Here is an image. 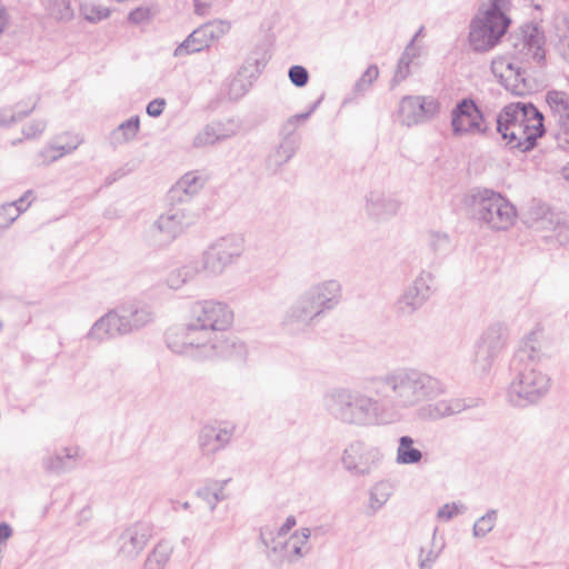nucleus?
<instances>
[{"label": "nucleus", "instance_id": "nucleus-60", "mask_svg": "<svg viewBox=\"0 0 569 569\" xmlns=\"http://www.w3.org/2000/svg\"><path fill=\"white\" fill-rule=\"evenodd\" d=\"M296 523L297 520L293 516L287 517L286 521L278 530V538L284 537L291 530V528L296 526Z\"/></svg>", "mask_w": 569, "mask_h": 569}, {"label": "nucleus", "instance_id": "nucleus-48", "mask_svg": "<svg viewBox=\"0 0 569 569\" xmlns=\"http://www.w3.org/2000/svg\"><path fill=\"white\" fill-rule=\"evenodd\" d=\"M291 83L298 88L305 87L309 81V72L302 66H292L288 72Z\"/></svg>", "mask_w": 569, "mask_h": 569}, {"label": "nucleus", "instance_id": "nucleus-49", "mask_svg": "<svg viewBox=\"0 0 569 569\" xmlns=\"http://www.w3.org/2000/svg\"><path fill=\"white\" fill-rule=\"evenodd\" d=\"M181 272L184 276V280H188L189 283L197 279L199 274L203 272L202 269V259L192 260L182 267H180Z\"/></svg>", "mask_w": 569, "mask_h": 569}, {"label": "nucleus", "instance_id": "nucleus-59", "mask_svg": "<svg viewBox=\"0 0 569 569\" xmlns=\"http://www.w3.org/2000/svg\"><path fill=\"white\" fill-rule=\"evenodd\" d=\"M214 131H217V140L222 141L234 134V130L229 129L222 122H212Z\"/></svg>", "mask_w": 569, "mask_h": 569}, {"label": "nucleus", "instance_id": "nucleus-20", "mask_svg": "<svg viewBox=\"0 0 569 569\" xmlns=\"http://www.w3.org/2000/svg\"><path fill=\"white\" fill-rule=\"evenodd\" d=\"M126 335H128V328L124 325V317L119 308L100 317L87 332L86 339L101 343Z\"/></svg>", "mask_w": 569, "mask_h": 569}, {"label": "nucleus", "instance_id": "nucleus-8", "mask_svg": "<svg viewBox=\"0 0 569 569\" xmlns=\"http://www.w3.org/2000/svg\"><path fill=\"white\" fill-rule=\"evenodd\" d=\"M473 218L492 231H506L517 218L516 207L500 192L478 188L470 194Z\"/></svg>", "mask_w": 569, "mask_h": 569}, {"label": "nucleus", "instance_id": "nucleus-44", "mask_svg": "<svg viewBox=\"0 0 569 569\" xmlns=\"http://www.w3.org/2000/svg\"><path fill=\"white\" fill-rule=\"evenodd\" d=\"M217 137V131H214L213 124L211 122L196 134L192 144L196 148L211 146L218 142Z\"/></svg>", "mask_w": 569, "mask_h": 569}, {"label": "nucleus", "instance_id": "nucleus-17", "mask_svg": "<svg viewBox=\"0 0 569 569\" xmlns=\"http://www.w3.org/2000/svg\"><path fill=\"white\" fill-rule=\"evenodd\" d=\"M401 200L392 192L381 188L369 190L365 194L363 210L373 222H387L401 210Z\"/></svg>", "mask_w": 569, "mask_h": 569}, {"label": "nucleus", "instance_id": "nucleus-47", "mask_svg": "<svg viewBox=\"0 0 569 569\" xmlns=\"http://www.w3.org/2000/svg\"><path fill=\"white\" fill-rule=\"evenodd\" d=\"M310 118V112H302V113H297L295 116H291L287 119V121L282 124V128H281V134L282 136H296L295 134V131L297 129V127L308 120Z\"/></svg>", "mask_w": 569, "mask_h": 569}, {"label": "nucleus", "instance_id": "nucleus-52", "mask_svg": "<svg viewBox=\"0 0 569 569\" xmlns=\"http://www.w3.org/2000/svg\"><path fill=\"white\" fill-rule=\"evenodd\" d=\"M511 64L512 61L507 57L499 56L492 59L490 69L493 76L499 80L500 78H503V72H506Z\"/></svg>", "mask_w": 569, "mask_h": 569}, {"label": "nucleus", "instance_id": "nucleus-13", "mask_svg": "<svg viewBox=\"0 0 569 569\" xmlns=\"http://www.w3.org/2000/svg\"><path fill=\"white\" fill-rule=\"evenodd\" d=\"M383 458L379 448L368 446L362 440L348 443L341 456L343 468L356 477H365L379 466Z\"/></svg>", "mask_w": 569, "mask_h": 569}, {"label": "nucleus", "instance_id": "nucleus-9", "mask_svg": "<svg viewBox=\"0 0 569 569\" xmlns=\"http://www.w3.org/2000/svg\"><path fill=\"white\" fill-rule=\"evenodd\" d=\"M167 347L177 355H186L193 358H216L217 352H223L218 342L210 345L202 331L190 319L188 323L174 326L166 331Z\"/></svg>", "mask_w": 569, "mask_h": 569}, {"label": "nucleus", "instance_id": "nucleus-53", "mask_svg": "<svg viewBox=\"0 0 569 569\" xmlns=\"http://www.w3.org/2000/svg\"><path fill=\"white\" fill-rule=\"evenodd\" d=\"M47 127L44 120H32L27 127L23 128V134L27 139L36 138L41 134Z\"/></svg>", "mask_w": 569, "mask_h": 569}, {"label": "nucleus", "instance_id": "nucleus-6", "mask_svg": "<svg viewBox=\"0 0 569 569\" xmlns=\"http://www.w3.org/2000/svg\"><path fill=\"white\" fill-rule=\"evenodd\" d=\"M191 320L202 331L210 345L218 342L223 352H217L219 358H232L244 350L242 342H237L227 337L226 330L232 325L233 312L228 305L203 300L196 302L191 308Z\"/></svg>", "mask_w": 569, "mask_h": 569}, {"label": "nucleus", "instance_id": "nucleus-24", "mask_svg": "<svg viewBox=\"0 0 569 569\" xmlns=\"http://www.w3.org/2000/svg\"><path fill=\"white\" fill-rule=\"evenodd\" d=\"M477 406V402L465 399H443L430 403L425 410L427 411V418L431 420H440L455 415H458L469 408Z\"/></svg>", "mask_w": 569, "mask_h": 569}, {"label": "nucleus", "instance_id": "nucleus-40", "mask_svg": "<svg viewBox=\"0 0 569 569\" xmlns=\"http://www.w3.org/2000/svg\"><path fill=\"white\" fill-rule=\"evenodd\" d=\"M47 9L57 20L68 21L73 17L70 0H48Z\"/></svg>", "mask_w": 569, "mask_h": 569}, {"label": "nucleus", "instance_id": "nucleus-36", "mask_svg": "<svg viewBox=\"0 0 569 569\" xmlns=\"http://www.w3.org/2000/svg\"><path fill=\"white\" fill-rule=\"evenodd\" d=\"M390 493V486L387 482H378L370 489L368 508L372 513L382 508L388 501Z\"/></svg>", "mask_w": 569, "mask_h": 569}, {"label": "nucleus", "instance_id": "nucleus-23", "mask_svg": "<svg viewBox=\"0 0 569 569\" xmlns=\"http://www.w3.org/2000/svg\"><path fill=\"white\" fill-rule=\"evenodd\" d=\"M300 147V138L298 136H282L279 146L270 152L267 158V168L273 173L289 162Z\"/></svg>", "mask_w": 569, "mask_h": 569}, {"label": "nucleus", "instance_id": "nucleus-43", "mask_svg": "<svg viewBox=\"0 0 569 569\" xmlns=\"http://www.w3.org/2000/svg\"><path fill=\"white\" fill-rule=\"evenodd\" d=\"M378 77V67L376 64L369 66L367 70L361 74L359 80L356 82L353 91L358 94L366 92L371 87V84L377 80Z\"/></svg>", "mask_w": 569, "mask_h": 569}, {"label": "nucleus", "instance_id": "nucleus-28", "mask_svg": "<svg viewBox=\"0 0 569 569\" xmlns=\"http://www.w3.org/2000/svg\"><path fill=\"white\" fill-rule=\"evenodd\" d=\"M415 439L410 436H401L399 438L396 461L399 465H416L422 460L420 449L413 447Z\"/></svg>", "mask_w": 569, "mask_h": 569}, {"label": "nucleus", "instance_id": "nucleus-31", "mask_svg": "<svg viewBox=\"0 0 569 569\" xmlns=\"http://www.w3.org/2000/svg\"><path fill=\"white\" fill-rule=\"evenodd\" d=\"M171 552L172 548L168 542H159L147 557L143 569H163Z\"/></svg>", "mask_w": 569, "mask_h": 569}, {"label": "nucleus", "instance_id": "nucleus-5", "mask_svg": "<svg viewBox=\"0 0 569 569\" xmlns=\"http://www.w3.org/2000/svg\"><path fill=\"white\" fill-rule=\"evenodd\" d=\"M496 123L509 148L521 152L533 149L537 139L545 133L543 116L532 103L506 106L496 117Z\"/></svg>", "mask_w": 569, "mask_h": 569}, {"label": "nucleus", "instance_id": "nucleus-63", "mask_svg": "<svg viewBox=\"0 0 569 569\" xmlns=\"http://www.w3.org/2000/svg\"><path fill=\"white\" fill-rule=\"evenodd\" d=\"M556 140L558 143V147H560L561 149H563L566 151H569V132L557 131Z\"/></svg>", "mask_w": 569, "mask_h": 569}, {"label": "nucleus", "instance_id": "nucleus-18", "mask_svg": "<svg viewBox=\"0 0 569 569\" xmlns=\"http://www.w3.org/2000/svg\"><path fill=\"white\" fill-rule=\"evenodd\" d=\"M229 23L224 21H211L203 23L193 30L174 50L176 57H182L200 52L210 47V43L221 38L229 30Z\"/></svg>", "mask_w": 569, "mask_h": 569}, {"label": "nucleus", "instance_id": "nucleus-54", "mask_svg": "<svg viewBox=\"0 0 569 569\" xmlns=\"http://www.w3.org/2000/svg\"><path fill=\"white\" fill-rule=\"evenodd\" d=\"M167 283L168 286L173 289V290H178L180 289L182 286L189 283L188 280H184V276L183 273L181 272L180 268H177L174 270H172L169 276L167 277Z\"/></svg>", "mask_w": 569, "mask_h": 569}, {"label": "nucleus", "instance_id": "nucleus-45", "mask_svg": "<svg viewBox=\"0 0 569 569\" xmlns=\"http://www.w3.org/2000/svg\"><path fill=\"white\" fill-rule=\"evenodd\" d=\"M499 83L502 84L506 90L515 94H522L527 89L526 79L520 67L518 70H516V72H513V74L510 77V80H503Z\"/></svg>", "mask_w": 569, "mask_h": 569}, {"label": "nucleus", "instance_id": "nucleus-7", "mask_svg": "<svg viewBox=\"0 0 569 569\" xmlns=\"http://www.w3.org/2000/svg\"><path fill=\"white\" fill-rule=\"evenodd\" d=\"M508 7V0H489V8L471 20L468 39L473 51L488 52L500 42L510 24Z\"/></svg>", "mask_w": 569, "mask_h": 569}, {"label": "nucleus", "instance_id": "nucleus-15", "mask_svg": "<svg viewBox=\"0 0 569 569\" xmlns=\"http://www.w3.org/2000/svg\"><path fill=\"white\" fill-rule=\"evenodd\" d=\"M433 274L422 270L399 296L395 302V311L399 317H410L430 299L432 295Z\"/></svg>", "mask_w": 569, "mask_h": 569}, {"label": "nucleus", "instance_id": "nucleus-11", "mask_svg": "<svg viewBox=\"0 0 569 569\" xmlns=\"http://www.w3.org/2000/svg\"><path fill=\"white\" fill-rule=\"evenodd\" d=\"M193 212L184 207H172L161 214L148 229L147 239L154 247L172 242L186 228L193 224Z\"/></svg>", "mask_w": 569, "mask_h": 569}, {"label": "nucleus", "instance_id": "nucleus-29", "mask_svg": "<svg viewBox=\"0 0 569 569\" xmlns=\"http://www.w3.org/2000/svg\"><path fill=\"white\" fill-rule=\"evenodd\" d=\"M559 223V218L549 208L539 207L531 213V227L537 231L555 230Z\"/></svg>", "mask_w": 569, "mask_h": 569}, {"label": "nucleus", "instance_id": "nucleus-27", "mask_svg": "<svg viewBox=\"0 0 569 569\" xmlns=\"http://www.w3.org/2000/svg\"><path fill=\"white\" fill-rule=\"evenodd\" d=\"M124 325L128 328V335L143 328L152 320V312L147 307H121Z\"/></svg>", "mask_w": 569, "mask_h": 569}, {"label": "nucleus", "instance_id": "nucleus-51", "mask_svg": "<svg viewBox=\"0 0 569 569\" xmlns=\"http://www.w3.org/2000/svg\"><path fill=\"white\" fill-rule=\"evenodd\" d=\"M61 157H62V153L56 152L52 144H50L38 152L37 163L39 166H46V164L57 161Z\"/></svg>", "mask_w": 569, "mask_h": 569}, {"label": "nucleus", "instance_id": "nucleus-26", "mask_svg": "<svg viewBox=\"0 0 569 569\" xmlns=\"http://www.w3.org/2000/svg\"><path fill=\"white\" fill-rule=\"evenodd\" d=\"M309 538V528H302L300 531H296L282 545V549H286L283 558L290 563H295L303 558L309 551V548L305 549V547L308 545Z\"/></svg>", "mask_w": 569, "mask_h": 569}, {"label": "nucleus", "instance_id": "nucleus-10", "mask_svg": "<svg viewBox=\"0 0 569 569\" xmlns=\"http://www.w3.org/2000/svg\"><path fill=\"white\" fill-rule=\"evenodd\" d=\"M243 250V238L239 234H228L217 239L201 256L203 273L212 277L221 274L239 259Z\"/></svg>", "mask_w": 569, "mask_h": 569}, {"label": "nucleus", "instance_id": "nucleus-39", "mask_svg": "<svg viewBox=\"0 0 569 569\" xmlns=\"http://www.w3.org/2000/svg\"><path fill=\"white\" fill-rule=\"evenodd\" d=\"M30 206V202L27 203L24 208L14 207V204H10L9 202L0 206V230L8 229L22 212H24Z\"/></svg>", "mask_w": 569, "mask_h": 569}, {"label": "nucleus", "instance_id": "nucleus-21", "mask_svg": "<svg viewBox=\"0 0 569 569\" xmlns=\"http://www.w3.org/2000/svg\"><path fill=\"white\" fill-rule=\"evenodd\" d=\"M234 428L221 425H206L201 428L198 443L203 455H213L224 449L233 436Z\"/></svg>", "mask_w": 569, "mask_h": 569}, {"label": "nucleus", "instance_id": "nucleus-34", "mask_svg": "<svg viewBox=\"0 0 569 569\" xmlns=\"http://www.w3.org/2000/svg\"><path fill=\"white\" fill-rule=\"evenodd\" d=\"M428 248L435 254H445L450 250L451 239L445 231L429 230L426 234Z\"/></svg>", "mask_w": 569, "mask_h": 569}, {"label": "nucleus", "instance_id": "nucleus-35", "mask_svg": "<svg viewBox=\"0 0 569 569\" xmlns=\"http://www.w3.org/2000/svg\"><path fill=\"white\" fill-rule=\"evenodd\" d=\"M546 101L557 119L569 114V99L565 92L556 90L549 91Z\"/></svg>", "mask_w": 569, "mask_h": 569}, {"label": "nucleus", "instance_id": "nucleus-42", "mask_svg": "<svg viewBox=\"0 0 569 569\" xmlns=\"http://www.w3.org/2000/svg\"><path fill=\"white\" fill-rule=\"evenodd\" d=\"M262 543L269 549L267 552V558L273 562H282V560H286L283 558V553L286 552V549H282V545L284 541H281L280 538H272L270 541L264 538V536L261 533L260 536Z\"/></svg>", "mask_w": 569, "mask_h": 569}, {"label": "nucleus", "instance_id": "nucleus-19", "mask_svg": "<svg viewBox=\"0 0 569 569\" xmlns=\"http://www.w3.org/2000/svg\"><path fill=\"white\" fill-rule=\"evenodd\" d=\"M152 526L144 521H138L126 528L118 539L119 555L127 559L138 557L152 537Z\"/></svg>", "mask_w": 569, "mask_h": 569}, {"label": "nucleus", "instance_id": "nucleus-46", "mask_svg": "<svg viewBox=\"0 0 569 569\" xmlns=\"http://www.w3.org/2000/svg\"><path fill=\"white\" fill-rule=\"evenodd\" d=\"M467 507L461 502L445 503L442 507L439 508L437 512V518L442 521H449L455 516L465 513Z\"/></svg>", "mask_w": 569, "mask_h": 569}, {"label": "nucleus", "instance_id": "nucleus-4", "mask_svg": "<svg viewBox=\"0 0 569 569\" xmlns=\"http://www.w3.org/2000/svg\"><path fill=\"white\" fill-rule=\"evenodd\" d=\"M343 300V288L337 279L315 282L302 291L288 307L282 325L291 331L312 327Z\"/></svg>", "mask_w": 569, "mask_h": 569}, {"label": "nucleus", "instance_id": "nucleus-32", "mask_svg": "<svg viewBox=\"0 0 569 569\" xmlns=\"http://www.w3.org/2000/svg\"><path fill=\"white\" fill-rule=\"evenodd\" d=\"M38 100L37 98L28 109H21V103H17L14 109L11 107L0 109V126L10 127L28 117L34 110Z\"/></svg>", "mask_w": 569, "mask_h": 569}, {"label": "nucleus", "instance_id": "nucleus-3", "mask_svg": "<svg viewBox=\"0 0 569 569\" xmlns=\"http://www.w3.org/2000/svg\"><path fill=\"white\" fill-rule=\"evenodd\" d=\"M323 407L333 420L345 426L371 428L391 423L381 397L355 388L331 389L323 396Z\"/></svg>", "mask_w": 569, "mask_h": 569}, {"label": "nucleus", "instance_id": "nucleus-50", "mask_svg": "<svg viewBox=\"0 0 569 569\" xmlns=\"http://www.w3.org/2000/svg\"><path fill=\"white\" fill-rule=\"evenodd\" d=\"M152 11L149 7H138L130 11L128 20L133 24H141L151 19Z\"/></svg>", "mask_w": 569, "mask_h": 569}, {"label": "nucleus", "instance_id": "nucleus-1", "mask_svg": "<svg viewBox=\"0 0 569 569\" xmlns=\"http://www.w3.org/2000/svg\"><path fill=\"white\" fill-rule=\"evenodd\" d=\"M371 392L381 397L391 422L396 416L433 401L447 391L446 383L426 371L399 367L368 379Z\"/></svg>", "mask_w": 569, "mask_h": 569}, {"label": "nucleus", "instance_id": "nucleus-16", "mask_svg": "<svg viewBox=\"0 0 569 569\" xmlns=\"http://www.w3.org/2000/svg\"><path fill=\"white\" fill-rule=\"evenodd\" d=\"M439 102L433 98L406 96L399 103V121L406 127L421 124L435 118L439 112Z\"/></svg>", "mask_w": 569, "mask_h": 569}, {"label": "nucleus", "instance_id": "nucleus-30", "mask_svg": "<svg viewBox=\"0 0 569 569\" xmlns=\"http://www.w3.org/2000/svg\"><path fill=\"white\" fill-rule=\"evenodd\" d=\"M140 120L138 116H133L130 119L123 121L112 132V141L118 144H122L131 141L139 132Z\"/></svg>", "mask_w": 569, "mask_h": 569}, {"label": "nucleus", "instance_id": "nucleus-61", "mask_svg": "<svg viewBox=\"0 0 569 569\" xmlns=\"http://www.w3.org/2000/svg\"><path fill=\"white\" fill-rule=\"evenodd\" d=\"M422 29L419 30V32L413 37V39L411 40V42L406 47L403 53L401 54L399 61H403V62H408V64H411L413 58H415V54L411 52L413 47V41L415 39L417 38V36L421 32Z\"/></svg>", "mask_w": 569, "mask_h": 569}, {"label": "nucleus", "instance_id": "nucleus-14", "mask_svg": "<svg viewBox=\"0 0 569 569\" xmlns=\"http://www.w3.org/2000/svg\"><path fill=\"white\" fill-rule=\"evenodd\" d=\"M451 129L457 137L486 134L489 131L486 118L470 98L460 100L451 110Z\"/></svg>", "mask_w": 569, "mask_h": 569}, {"label": "nucleus", "instance_id": "nucleus-12", "mask_svg": "<svg viewBox=\"0 0 569 569\" xmlns=\"http://www.w3.org/2000/svg\"><path fill=\"white\" fill-rule=\"evenodd\" d=\"M508 329L503 323L489 326L476 343L473 363L477 370L489 371L493 361L502 353L508 343Z\"/></svg>", "mask_w": 569, "mask_h": 569}, {"label": "nucleus", "instance_id": "nucleus-25", "mask_svg": "<svg viewBox=\"0 0 569 569\" xmlns=\"http://www.w3.org/2000/svg\"><path fill=\"white\" fill-rule=\"evenodd\" d=\"M203 187V181L196 172L182 176L170 189L169 197L172 201L186 202L197 194Z\"/></svg>", "mask_w": 569, "mask_h": 569}, {"label": "nucleus", "instance_id": "nucleus-33", "mask_svg": "<svg viewBox=\"0 0 569 569\" xmlns=\"http://www.w3.org/2000/svg\"><path fill=\"white\" fill-rule=\"evenodd\" d=\"M73 455L64 449L62 453H56L43 458L42 465L48 472L60 473L71 468Z\"/></svg>", "mask_w": 569, "mask_h": 569}, {"label": "nucleus", "instance_id": "nucleus-22", "mask_svg": "<svg viewBox=\"0 0 569 569\" xmlns=\"http://www.w3.org/2000/svg\"><path fill=\"white\" fill-rule=\"evenodd\" d=\"M520 43L515 47L521 46L519 53L527 60H533L537 63L545 61V36L540 32L539 28L535 24H526L520 29Z\"/></svg>", "mask_w": 569, "mask_h": 569}, {"label": "nucleus", "instance_id": "nucleus-37", "mask_svg": "<svg viewBox=\"0 0 569 569\" xmlns=\"http://www.w3.org/2000/svg\"><path fill=\"white\" fill-rule=\"evenodd\" d=\"M497 510L490 509L486 515L480 517L473 525L472 535L476 538H483L487 536L496 526L497 522Z\"/></svg>", "mask_w": 569, "mask_h": 569}, {"label": "nucleus", "instance_id": "nucleus-38", "mask_svg": "<svg viewBox=\"0 0 569 569\" xmlns=\"http://www.w3.org/2000/svg\"><path fill=\"white\" fill-rule=\"evenodd\" d=\"M197 497L206 501L211 511H213L220 501H223L227 496L223 491L222 486L213 488L212 486H206L199 488L196 492Z\"/></svg>", "mask_w": 569, "mask_h": 569}, {"label": "nucleus", "instance_id": "nucleus-56", "mask_svg": "<svg viewBox=\"0 0 569 569\" xmlns=\"http://www.w3.org/2000/svg\"><path fill=\"white\" fill-rule=\"evenodd\" d=\"M438 557L439 552H436L432 549H430L426 555L425 550L421 549L419 556V569H431Z\"/></svg>", "mask_w": 569, "mask_h": 569}, {"label": "nucleus", "instance_id": "nucleus-58", "mask_svg": "<svg viewBox=\"0 0 569 569\" xmlns=\"http://www.w3.org/2000/svg\"><path fill=\"white\" fill-rule=\"evenodd\" d=\"M79 144H80V140H78V138H73L70 142H66V143H61V144L54 143V144H52V147L56 150V152L62 153V157H63L64 154H68V153L72 152L73 150H76Z\"/></svg>", "mask_w": 569, "mask_h": 569}, {"label": "nucleus", "instance_id": "nucleus-57", "mask_svg": "<svg viewBox=\"0 0 569 569\" xmlns=\"http://www.w3.org/2000/svg\"><path fill=\"white\" fill-rule=\"evenodd\" d=\"M164 106H166V100L162 98H157L147 104V108H146L147 114L152 118L160 117L163 112Z\"/></svg>", "mask_w": 569, "mask_h": 569}, {"label": "nucleus", "instance_id": "nucleus-64", "mask_svg": "<svg viewBox=\"0 0 569 569\" xmlns=\"http://www.w3.org/2000/svg\"><path fill=\"white\" fill-rule=\"evenodd\" d=\"M12 529L7 522L0 523V542L11 537Z\"/></svg>", "mask_w": 569, "mask_h": 569}, {"label": "nucleus", "instance_id": "nucleus-55", "mask_svg": "<svg viewBox=\"0 0 569 569\" xmlns=\"http://www.w3.org/2000/svg\"><path fill=\"white\" fill-rule=\"evenodd\" d=\"M410 74V64L408 62L398 61L397 69L395 71L393 78L391 80V86L396 87L401 81L408 78Z\"/></svg>", "mask_w": 569, "mask_h": 569}, {"label": "nucleus", "instance_id": "nucleus-41", "mask_svg": "<svg viewBox=\"0 0 569 569\" xmlns=\"http://www.w3.org/2000/svg\"><path fill=\"white\" fill-rule=\"evenodd\" d=\"M80 12L89 22H98L109 17L110 11L96 3L84 2L80 4Z\"/></svg>", "mask_w": 569, "mask_h": 569}, {"label": "nucleus", "instance_id": "nucleus-62", "mask_svg": "<svg viewBox=\"0 0 569 569\" xmlns=\"http://www.w3.org/2000/svg\"><path fill=\"white\" fill-rule=\"evenodd\" d=\"M33 199H34L33 191L28 190L24 192V194L22 197H20L16 201H12L9 203L14 204V207L24 208L27 206V203H29V202L31 203Z\"/></svg>", "mask_w": 569, "mask_h": 569}, {"label": "nucleus", "instance_id": "nucleus-2", "mask_svg": "<svg viewBox=\"0 0 569 569\" xmlns=\"http://www.w3.org/2000/svg\"><path fill=\"white\" fill-rule=\"evenodd\" d=\"M542 353L535 347V333H530L515 353L510 369L512 379L507 399L513 407L526 408L539 402L551 388V378L540 366Z\"/></svg>", "mask_w": 569, "mask_h": 569}]
</instances>
